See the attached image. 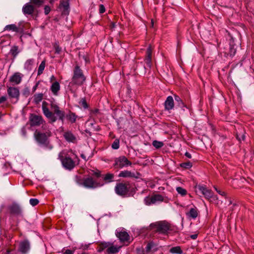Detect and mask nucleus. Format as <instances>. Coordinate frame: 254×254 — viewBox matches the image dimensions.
I'll return each instance as SVG.
<instances>
[{
	"label": "nucleus",
	"mask_w": 254,
	"mask_h": 254,
	"mask_svg": "<svg viewBox=\"0 0 254 254\" xmlns=\"http://www.w3.org/2000/svg\"><path fill=\"white\" fill-rule=\"evenodd\" d=\"M92 175L95 177L96 179H94L93 178L90 176L83 178L76 177V182L79 185L83 186L85 188L91 189L99 188L104 185L103 181L98 180V178L102 176L100 171L97 170L95 172L93 171V173Z\"/></svg>",
	"instance_id": "f257e3e1"
},
{
	"label": "nucleus",
	"mask_w": 254,
	"mask_h": 254,
	"mask_svg": "<svg viewBox=\"0 0 254 254\" xmlns=\"http://www.w3.org/2000/svg\"><path fill=\"white\" fill-rule=\"evenodd\" d=\"M46 104V102H44L42 104V111L44 115L50 120L51 122L54 123L57 120V118L55 116V114L58 117L59 120L64 121L65 117V113L64 111L60 109L59 107L55 103L51 104V108L53 112L50 111L48 107L45 104Z\"/></svg>",
	"instance_id": "f03ea898"
},
{
	"label": "nucleus",
	"mask_w": 254,
	"mask_h": 254,
	"mask_svg": "<svg viewBox=\"0 0 254 254\" xmlns=\"http://www.w3.org/2000/svg\"><path fill=\"white\" fill-rule=\"evenodd\" d=\"M51 135L52 132L50 130L45 132L36 130L34 134V138L38 144L48 150H51L53 148V145L50 143L49 139Z\"/></svg>",
	"instance_id": "7ed1b4c3"
},
{
	"label": "nucleus",
	"mask_w": 254,
	"mask_h": 254,
	"mask_svg": "<svg viewBox=\"0 0 254 254\" xmlns=\"http://www.w3.org/2000/svg\"><path fill=\"white\" fill-rule=\"evenodd\" d=\"M86 79V77L84 75L82 69L78 64H76L73 69V75L70 84L81 86L84 84Z\"/></svg>",
	"instance_id": "20e7f679"
},
{
	"label": "nucleus",
	"mask_w": 254,
	"mask_h": 254,
	"mask_svg": "<svg viewBox=\"0 0 254 254\" xmlns=\"http://www.w3.org/2000/svg\"><path fill=\"white\" fill-rule=\"evenodd\" d=\"M58 158L60 160L63 167L66 170L70 171L75 166V161L65 151L59 153Z\"/></svg>",
	"instance_id": "39448f33"
},
{
	"label": "nucleus",
	"mask_w": 254,
	"mask_h": 254,
	"mask_svg": "<svg viewBox=\"0 0 254 254\" xmlns=\"http://www.w3.org/2000/svg\"><path fill=\"white\" fill-rule=\"evenodd\" d=\"M6 213L11 217H23V210L22 206L16 202H13L6 206Z\"/></svg>",
	"instance_id": "423d86ee"
},
{
	"label": "nucleus",
	"mask_w": 254,
	"mask_h": 254,
	"mask_svg": "<svg viewBox=\"0 0 254 254\" xmlns=\"http://www.w3.org/2000/svg\"><path fill=\"white\" fill-rule=\"evenodd\" d=\"M157 233L163 235H167L173 230L172 225L166 221H160L152 224Z\"/></svg>",
	"instance_id": "0eeeda50"
},
{
	"label": "nucleus",
	"mask_w": 254,
	"mask_h": 254,
	"mask_svg": "<svg viewBox=\"0 0 254 254\" xmlns=\"http://www.w3.org/2000/svg\"><path fill=\"white\" fill-rule=\"evenodd\" d=\"M131 162L128 160L126 156H121L116 158L114 166L116 169H120L124 167L131 166Z\"/></svg>",
	"instance_id": "6e6552de"
},
{
	"label": "nucleus",
	"mask_w": 254,
	"mask_h": 254,
	"mask_svg": "<svg viewBox=\"0 0 254 254\" xmlns=\"http://www.w3.org/2000/svg\"><path fill=\"white\" fill-rule=\"evenodd\" d=\"M128 184L123 183L117 184L115 190L116 193L121 196H124L128 192Z\"/></svg>",
	"instance_id": "1a4fd4ad"
},
{
	"label": "nucleus",
	"mask_w": 254,
	"mask_h": 254,
	"mask_svg": "<svg viewBox=\"0 0 254 254\" xmlns=\"http://www.w3.org/2000/svg\"><path fill=\"white\" fill-rule=\"evenodd\" d=\"M31 249V245L29 241L25 239L19 242L18 251L21 254H28Z\"/></svg>",
	"instance_id": "9d476101"
},
{
	"label": "nucleus",
	"mask_w": 254,
	"mask_h": 254,
	"mask_svg": "<svg viewBox=\"0 0 254 254\" xmlns=\"http://www.w3.org/2000/svg\"><path fill=\"white\" fill-rule=\"evenodd\" d=\"M29 121L30 125L31 127L40 126L45 122L41 116L37 115L34 114L30 115Z\"/></svg>",
	"instance_id": "9b49d317"
},
{
	"label": "nucleus",
	"mask_w": 254,
	"mask_h": 254,
	"mask_svg": "<svg viewBox=\"0 0 254 254\" xmlns=\"http://www.w3.org/2000/svg\"><path fill=\"white\" fill-rule=\"evenodd\" d=\"M22 11L23 13L27 16L28 15L33 16L37 10L34 6L29 2L23 6Z\"/></svg>",
	"instance_id": "f8f14e48"
},
{
	"label": "nucleus",
	"mask_w": 254,
	"mask_h": 254,
	"mask_svg": "<svg viewBox=\"0 0 254 254\" xmlns=\"http://www.w3.org/2000/svg\"><path fill=\"white\" fill-rule=\"evenodd\" d=\"M59 8L62 11V15H68L69 13V0H60Z\"/></svg>",
	"instance_id": "ddd939ff"
},
{
	"label": "nucleus",
	"mask_w": 254,
	"mask_h": 254,
	"mask_svg": "<svg viewBox=\"0 0 254 254\" xmlns=\"http://www.w3.org/2000/svg\"><path fill=\"white\" fill-rule=\"evenodd\" d=\"M140 174L137 172H132L128 170H124L121 171L118 177L122 178H139Z\"/></svg>",
	"instance_id": "4468645a"
},
{
	"label": "nucleus",
	"mask_w": 254,
	"mask_h": 254,
	"mask_svg": "<svg viewBox=\"0 0 254 254\" xmlns=\"http://www.w3.org/2000/svg\"><path fill=\"white\" fill-rule=\"evenodd\" d=\"M7 94L10 98H15L18 100L19 97V90L17 87H9L7 90Z\"/></svg>",
	"instance_id": "2eb2a0df"
},
{
	"label": "nucleus",
	"mask_w": 254,
	"mask_h": 254,
	"mask_svg": "<svg viewBox=\"0 0 254 254\" xmlns=\"http://www.w3.org/2000/svg\"><path fill=\"white\" fill-rule=\"evenodd\" d=\"M144 62L147 67L150 68L152 65V49L150 46L146 50Z\"/></svg>",
	"instance_id": "dca6fc26"
},
{
	"label": "nucleus",
	"mask_w": 254,
	"mask_h": 254,
	"mask_svg": "<svg viewBox=\"0 0 254 254\" xmlns=\"http://www.w3.org/2000/svg\"><path fill=\"white\" fill-rule=\"evenodd\" d=\"M117 237L120 239V240L124 243H129L130 237L128 234L125 231L117 232L116 234Z\"/></svg>",
	"instance_id": "f3484780"
},
{
	"label": "nucleus",
	"mask_w": 254,
	"mask_h": 254,
	"mask_svg": "<svg viewBox=\"0 0 254 254\" xmlns=\"http://www.w3.org/2000/svg\"><path fill=\"white\" fill-rule=\"evenodd\" d=\"M165 110L169 111L172 110L174 107V99L171 96L167 97L164 102Z\"/></svg>",
	"instance_id": "a211bd4d"
},
{
	"label": "nucleus",
	"mask_w": 254,
	"mask_h": 254,
	"mask_svg": "<svg viewBox=\"0 0 254 254\" xmlns=\"http://www.w3.org/2000/svg\"><path fill=\"white\" fill-rule=\"evenodd\" d=\"M199 211L195 207L191 208L190 210L186 213V214L188 218L195 219L198 215Z\"/></svg>",
	"instance_id": "6ab92c4d"
},
{
	"label": "nucleus",
	"mask_w": 254,
	"mask_h": 254,
	"mask_svg": "<svg viewBox=\"0 0 254 254\" xmlns=\"http://www.w3.org/2000/svg\"><path fill=\"white\" fill-rule=\"evenodd\" d=\"M61 89L60 83L57 81H55L52 83L50 87V90L55 96H58Z\"/></svg>",
	"instance_id": "aec40b11"
},
{
	"label": "nucleus",
	"mask_w": 254,
	"mask_h": 254,
	"mask_svg": "<svg viewBox=\"0 0 254 254\" xmlns=\"http://www.w3.org/2000/svg\"><path fill=\"white\" fill-rule=\"evenodd\" d=\"M64 137L68 142L75 143L76 142L75 136L70 131L65 132L64 134Z\"/></svg>",
	"instance_id": "412c9836"
},
{
	"label": "nucleus",
	"mask_w": 254,
	"mask_h": 254,
	"mask_svg": "<svg viewBox=\"0 0 254 254\" xmlns=\"http://www.w3.org/2000/svg\"><path fill=\"white\" fill-rule=\"evenodd\" d=\"M4 31H11L16 33H19L23 31V29L14 24L7 25L4 28Z\"/></svg>",
	"instance_id": "4be33fe9"
},
{
	"label": "nucleus",
	"mask_w": 254,
	"mask_h": 254,
	"mask_svg": "<svg viewBox=\"0 0 254 254\" xmlns=\"http://www.w3.org/2000/svg\"><path fill=\"white\" fill-rule=\"evenodd\" d=\"M21 78L20 73L19 72H16L11 76L9 81L16 84H18L21 82Z\"/></svg>",
	"instance_id": "5701e85b"
},
{
	"label": "nucleus",
	"mask_w": 254,
	"mask_h": 254,
	"mask_svg": "<svg viewBox=\"0 0 254 254\" xmlns=\"http://www.w3.org/2000/svg\"><path fill=\"white\" fill-rule=\"evenodd\" d=\"M147 200H150L152 204L155 203L157 201H162L164 199L163 197L160 194H155L151 197H147Z\"/></svg>",
	"instance_id": "b1692460"
},
{
	"label": "nucleus",
	"mask_w": 254,
	"mask_h": 254,
	"mask_svg": "<svg viewBox=\"0 0 254 254\" xmlns=\"http://www.w3.org/2000/svg\"><path fill=\"white\" fill-rule=\"evenodd\" d=\"M245 134L246 132L243 129H242L241 130H239V131L236 133V138L240 142L244 141L246 138Z\"/></svg>",
	"instance_id": "393cba45"
},
{
	"label": "nucleus",
	"mask_w": 254,
	"mask_h": 254,
	"mask_svg": "<svg viewBox=\"0 0 254 254\" xmlns=\"http://www.w3.org/2000/svg\"><path fill=\"white\" fill-rule=\"evenodd\" d=\"M34 63V60L33 59L27 60L24 65V68L27 70H31L32 68V66Z\"/></svg>",
	"instance_id": "a878e982"
},
{
	"label": "nucleus",
	"mask_w": 254,
	"mask_h": 254,
	"mask_svg": "<svg viewBox=\"0 0 254 254\" xmlns=\"http://www.w3.org/2000/svg\"><path fill=\"white\" fill-rule=\"evenodd\" d=\"M169 252L173 254H183V252L182 250L181 249V247L180 246H176L171 248Z\"/></svg>",
	"instance_id": "bb28decb"
},
{
	"label": "nucleus",
	"mask_w": 254,
	"mask_h": 254,
	"mask_svg": "<svg viewBox=\"0 0 254 254\" xmlns=\"http://www.w3.org/2000/svg\"><path fill=\"white\" fill-rule=\"evenodd\" d=\"M45 2V0H30V2L34 6L35 8L41 6Z\"/></svg>",
	"instance_id": "cd10ccee"
},
{
	"label": "nucleus",
	"mask_w": 254,
	"mask_h": 254,
	"mask_svg": "<svg viewBox=\"0 0 254 254\" xmlns=\"http://www.w3.org/2000/svg\"><path fill=\"white\" fill-rule=\"evenodd\" d=\"M66 117L71 123H75L77 119V116L75 114L71 112L66 115Z\"/></svg>",
	"instance_id": "c85d7f7f"
},
{
	"label": "nucleus",
	"mask_w": 254,
	"mask_h": 254,
	"mask_svg": "<svg viewBox=\"0 0 254 254\" xmlns=\"http://www.w3.org/2000/svg\"><path fill=\"white\" fill-rule=\"evenodd\" d=\"M19 52L18 47L17 46H14L11 48L9 53L13 56L14 59L16 57Z\"/></svg>",
	"instance_id": "c756f323"
},
{
	"label": "nucleus",
	"mask_w": 254,
	"mask_h": 254,
	"mask_svg": "<svg viewBox=\"0 0 254 254\" xmlns=\"http://www.w3.org/2000/svg\"><path fill=\"white\" fill-rule=\"evenodd\" d=\"M114 175L113 174L108 173L103 177V180L106 183H111L113 181Z\"/></svg>",
	"instance_id": "7c9ffc66"
},
{
	"label": "nucleus",
	"mask_w": 254,
	"mask_h": 254,
	"mask_svg": "<svg viewBox=\"0 0 254 254\" xmlns=\"http://www.w3.org/2000/svg\"><path fill=\"white\" fill-rule=\"evenodd\" d=\"M46 65V61L43 60L38 67L37 75H40L43 72Z\"/></svg>",
	"instance_id": "2f4dec72"
},
{
	"label": "nucleus",
	"mask_w": 254,
	"mask_h": 254,
	"mask_svg": "<svg viewBox=\"0 0 254 254\" xmlns=\"http://www.w3.org/2000/svg\"><path fill=\"white\" fill-rule=\"evenodd\" d=\"M33 101L36 104H38L40 102L43 98V93L36 94L34 95Z\"/></svg>",
	"instance_id": "473e14b6"
},
{
	"label": "nucleus",
	"mask_w": 254,
	"mask_h": 254,
	"mask_svg": "<svg viewBox=\"0 0 254 254\" xmlns=\"http://www.w3.org/2000/svg\"><path fill=\"white\" fill-rule=\"evenodd\" d=\"M175 100L178 103V105L181 108L186 107V105L183 102V100L181 99L180 96L177 95H174Z\"/></svg>",
	"instance_id": "72a5a7b5"
},
{
	"label": "nucleus",
	"mask_w": 254,
	"mask_h": 254,
	"mask_svg": "<svg viewBox=\"0 0 254 254\" xmlns=\"http://www.w3.org/2000/svg\"><path fill=\"white\" fill-rule=\"evenodd\" d=\"M78 103L81 107L83 108L84 109H87L89 107V105L87 103L85 98H81Z\"/></svg>",
	"instance_id": "f704fd0d"
},
{
	"label": "nucleus",
	"mask_w": 254,
	"mask_h": 254,
	"mask_svg": "<svg viewBox=\"0 0 254 254\" xmlns=\"http://www.w3.org/2000/svg\"><path fill=\"white\" fill-rule=\"evenodd\" d=\"M118 251V249L114 246L109 247L107 249V253L108 254H116Z\"/></svg>",
	"instance_id": "c9c22d12"
},
{
	"label": "nucleus",
	"mask_w": 254,
	"mask_h": 254,
	"mask_svg": "<svg viewBox=\"0 0 254 254\" xmlns=\"http://www.w3.org/2000/svg\"><path fill=\"white\" fill-rule=\"evenodd\" d=\"M152 145L156 149H159L163 146L164 143L162 141L154 140L152 142Z\"/></svg>",
	"instance_id": "e433bc0d"
},
{
	"label": "nucleus",
	"mask_w": 254,
	"mask_h": 254,
	"mask_svg": "<svg viewBox=\"0 0 254 254\" xmlns=\"http://www.w3.org/2000/svg\"><path fill=\"white\" fill-rule=\"evenodd\" d=\"M176 190L179 194L183 196H185L187 194V190L180 187H177Z\"/></svg>",
	"instance_id": "4c0bfd02"
},
{
	"label": "nucleus",
	"mask_w": 254,
	"mask_h": 254,
	"mask_svg": "<svg viewBox=\"0 0 254 254\" xmlns=\"http://www.w3.org/2000/svg\"><path fill=\"white\" fill-rule=\"evenodd\" d=\"M110 244L109 243L103 242L101 243L99 246L98 252H101L104 249L109 248Z\"/></svg>",
	"instance_id": "58836bf2"
},
{
	"label": "nucleus",
	"mask_w": 254,
	"mask_h": 254,
	"mask_svg": "<svg viewBox=\"0 0 254 254\" xmlns=\"http://www.w3.org/2000/svg\"><path fill=\"white\" fill-rule=\"evenodd\" d=\"M192 166V163L190 161L182 163L180 164V167L185 169H190Z\"/></svg>",
	"instance_id": "ea45409f"
},
{
	"label": "nucleus",
	"mask_w": 254,
	"mask_h": 254,
	"mask_svg": "<svg viewBox=\"0 0 254 254\" xmlns=\"http://www.w3.org/2000/svg\"><path fill=\"white\" fill-rule=\"evenodd\" d=\"M120 147V140L116 139L112 144V148L114 149H118Z\"/></svg>",
	"instance_id": "a19ab883"
},
{
	"label": "nucleus",
	"mask_w": 254,
	"mask_h": 254,
	"mask_svg": "<svg viewBox=\"0 0 254 254\" xmlns=\"http://www.w3.org/2000/svg\"><path fill=\"white\" fill-rule=\"evenodd\" d=\"M236 53V49L235 48L234 45H230V49H229V55L231 57H233L235 56Z\"/></svg>",
	"instance_id": "79ce46f5"
},
{
	"label": "nucleus",
	"mask_w": 254,
	"mask_h": 254,
	"mask_svg": "<svg viewBox=\"0 0 254 254\" xmlns=\"http://www.w3.org/2000/svg\"><path fill=\"white\" fill-rule=\"evenodd\" d=\"M206 198H210L212 197V193L211 190H207L203 194Z\"/></svg>",
	"instance_id": "37998d69"
},
{
	"label": "nucleus",
	"mask_w": 254,
	"mask_h": 254,
	"mask_svg": "<svg viewBox=\"0 0 254 254\" xmlns=\"http://www.w3.org/2000/svg\"><path fill=\"white\" fill-rule=\"evenodd\" d=\"M39 202L38 199L36 198H31L29 200L30 204L33 206L37 205Z\"/></svg>",
	"instance_id": "c03bdc74"
},
{
	"label": "nucleus",
	"mask_w": 254,
	"mask_h": 254,
	"mask_svg": "<svg viewBox=\"0 0 254 254\" xmlns=\"http://www.w3.org/2000/svg\"><path fill=\"white\" fill-rule=\"evenodd\" d=\"M54 47L55 50V53L59 54L61 52V48L58 44H55Z\"/></svg>",
	"instance_id": "a18cd8bd"
},
{
	"label": "nucleus",
	"mask_w": 254,
	"mask_h": 254,
	"mask_svg": "<svg viewBox=\"0 0 254 254\" xmlns=\"http://www.w3.org/2000/svg\"><path fill=\"white\" fill-rule=\"evenodd\" d=\"M51 11V8L48 5H46L44 7V13L46 15H48Z\"/></svg>",
	"instance_id": "49530a36"
},
{
	"label": "nucleus",
	"mask_w": 254,
	"mask_h": 254,
	"mask_svg": "<svg viewBox=\"0 0 254 254\" xmlns=\"http://www.w3.org/2000/svg\"><path fill=\"white\" fill-rule=\"evenodd\" d=\"M99 13H103L105 12V7L104 6L103 4H100L99 5Z\"/></svg>",
	"instance_id": "de8ad7c7"
},
{
	"label": "nucleus",
	"mask_w": 254,
	"mask_h": 254,
	"mask_svg": "<svg viewBox=\"0 0 254 254\" xmlns=\"http://www.w3.org/2000/svg\"><path fill=\"white\" fill-rule=\"evenodd\" d=\"M198 190L201 192L202 194H203L207 190V189L203 186H198Z\"/></svg>",
	"instance_id": "09e8293b"
},
{
	"label": "nucleus",
	"mask_w": 254,
	"mask_h": 254,
	"mask_svg": "<svg viewBox=\"0 0 254 254\" xmlns=\"http://www.w3.org/2000/svg\"><path fill=\"white\" fill-rule=\"evenodd\" d=\"M214 189L220 195H222V196H225L226 195V193L223 191H222V190H218L217 188L216 187H214Z\"/></svg>",
	"instance_id": "8fccbe9b"
},
{
	"label": "nucleus",
	"mask_w": 254,
	"mask_h": 254,
	"mask_svg": "<svg viewBox=\"0 0 254 254\" xmlns=\"http://www.w3.org/2000/svg\"><path fill=\"white\" fill-rule=\"evenodd\" d=\"M63 254H74V251L71 250L67 249L63 252Z\"/></svg>",
	"instance_id": "3c124183"
},
{
	"label": "nucleus",
	"mask_w": 254,
	"mask_h": 254,
	"mask_svg": "<svg viewBox=\"0 0 254 254\" xmlns=\"http://www.w3.org/2000/svg\"><path fill=\"white\" fill-rule=\"evenodd\" d=\"M6 96H3L0 97V104H1L6 100Z\"/></svg>",
	"instance_id": "603ef678"
},
{
	"label": "nucleus",
	"mask_w": 254,
	"mask_h": 254,
	"mask_svg": "<svg viewBox=\"0 0 254 254\" xmlns=\"http://www.w3.org/2000/svg\"><path fill=\"white\" fill-rule=\"evenodd\" d=\"M39 84V81H38L36 84L33 86V88H32V91L33 92H34L36 89H37V87L38 86V85Z\"/></svg>",
	"instance_id": "864d4df0"
},
{
	"label": "nucleus",
	"mask_w": 254,
	"mask_h": 254,
	"mask_svg": "<svg viewBox=\"0 0 254 254\" xmlns=\"http://www.w3.org/2000/svg\"><path fill=\"white\" fill-rule=\"evenodd\" d=\"M147 197H146L144 199L145 203L146 205H150L151 204H152V202H151L150 200H147Z\"/></svg>",
	"instance_id": "5fc2aeb1"
},
{
	"label": "nucleus",
	"mask_w": 254,
	"mask_h": 254,
	"mask_svg": "<svg viewBox=\"0 0 254 254\" xmlns=\"http://www.w3.org/2000/svg\"><path fill=\"white\" fill-rule=\"evenodd\" d=\"M50 82H51L52 83L54 82L55 81H56V77L54 75H52L50 77Z\"/></svg>",
	"instance_id": "6e6d98bb"
},
{
	"label": "nucleus",
	"mask_w": 254,
	"mask_h": 254,
	"mask_svg": "<svg viewBox=\"0 0 254 254\" xmlns=\"http://www.w3.org/2000/svg\"><path fill=\"white\" fill-rule=\"evenodd\" d=\"M185 155L188 158L190 159L191 158V155L190 153L188 152H186L185 154Z\"/></svg>",
	"instance_id": "4d7b16f0"
},
{
	"label": "nucleus",
	"mask_w": 254,
	"mask_h": 254,
	"mask_svg": "<svg viewBox=\"0 0 254 254\" xmlns=\"http://www.w3.org/2000/svg\"><path fill=\"white\" fill-rule=\"evenodd\" d=\"M151 248H152L151 245L150 244H148L146 246V251H149L151 250Z\"/></svg>",
	"instance_id": "13d9d810"
},
{
	"label": "nucleus",
	"mask_w": 254,
	"mask_h": 254,
	"mask_svg": "<svg viewBox=\"0 0 254 254\" xmlns=\"http://www.w3.org/2000/svg\"><path fill=\"white\" fill-rule=\"evenodd\" d=\"M197 234H193V235H191L190 236V238L193 240L196 239L197 238Z\"/></svg>",
	"instance_id": "bf43d9fd"
},
{
	"label": "nucleus",
	"mask_w": 254,
	"mask_h": 254,
	"mask_svg": "<svg viewBox=\"0 0 254 254\" xmlns=\"http://www.w3.org/2000/svg\"><path fill=\"white\" fill-rule=\"evenodd\" d=\"M12 250L10 249H7L6 251L5 254H13L11 253Z\"/></svg>",
	"instance_id": "052dcab7"
},
{
	"label": "nucleus",
	"mask_w": 254,
	"mask_h": 254,
	"mask_svg": "<svg viewBox=\"0 0 254 254\" xmlns=\"http://www.w3.org/2000/svg\"><path fill=\"white\" fill-rule=\"evenodd\" d=\"M92 112L94 114H97L99 112V110L98 109H96L93 110Z\"/></svg>",
	"instance_id": "680f3d73"
},
{
	"label": "nucleus",
	"mask_w": 254,
	"mask_h": 254,
	"mask_svg": "<svg viewBox=\"0 0 254 254\" xmlns=\"http://www.w3.org/2000/svg\"><path fill=\"white\" fill-rule=\"evenodd\" d=\"M4 207V205H2L1 206V208H0V211H1L2 210V209Z\"/></svg>",
	"instance_id": "e2e57ef3"
},
{
	"label": "nucleus",
	"mask_w": 254,
	"mask_h": 254,
	"mask_svg": "<svg viewBox=\"0 0 254 254\" xmlns=\"http://www.w3.org/2000/svg\"><path fill=\"white\" fill-rule=\"evenodd\" d=\"M81 157L82 158H84V159H85V156H84V155H83V154H82V155H81Z\"/></svg>",
	"instance_id": "0e129e2a"
},
{
	"label": "nucleus",
	"mask_w": 254,
	"mask_h": 254,
	"mask_svg": "<svg viewBox=\"0 0 254 254\" xmlns=\"http://www.w3.org/2000/svg\"><path fill=\"white\" fill-rule=\"evenodd\" d=\"M81 254H87V253L84 252V253H82Z\"/></svg>",
	"instance_id": "69168bd1"
}]
</instances>
